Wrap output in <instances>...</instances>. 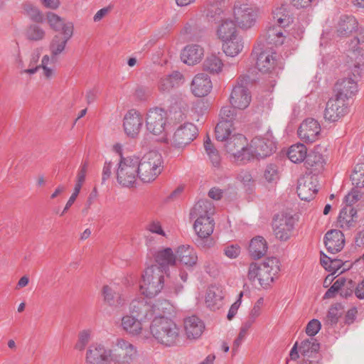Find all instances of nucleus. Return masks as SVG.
<instances>
[{
	"mask_svg": "<svg viewBox=\"0 0 364 364\" xmlns=\"http://www.w3.org/2000/svg\"><path fill=\"white\" fill-rule=\"evenodd\" d=\"M150 307L144 304V300H134L129 306V313L121 318L120 327L128 335L140 337L143 339L149 338L146 323L150 321L151 316Z\"/></svg>",
	"mask_w": 364,
	"mask_h": 364,
	"instance_id": "obj_1",
	"label": "nucleus"
},
{
	"mask_svg": "<svg viewBox=\"0 0 364 364\" xmlns=\"http://www.w3.org/2000/svg\"><path fill=\"white\" fill-rule=\"evenodd\" d=\"M215 213V207L212 202L208 200L198 201L191 210V217L195 218L193 228L197 235L201 239H208V247L213 245V241L209 238L214 230L215 223L211 216Z\"/></svg>",
	"mask_w": 364,
	"mask_h": 364,
	"instance_id": "obj_2",
	"label": "nucleus"
},
{
	"mask_svg": "<svg viewBox=\"0 0 364 364\" xmlns=\"http://www.w3.org/2000/svg\"><path fill=\"white\" fill-rule=\"evenodd\" d=\"M149 338L152 336L159 343L165 346H175L179 341L180 328L167 316H158L151 320L148 331Z\"/></svg>",
	"mask_w": 364,
	"mask_h": 364,
	"instance_id": "obj_3",
	"label": "nucleus"
},
{
	"mask_svg": "<svg viewBox=\"0 0 364 364\" xmlns=\"http://www.w3.org/2000/svg\"><path fill=\"white\" fill-rule=\"evenodd\" d=\"M280 271L279 260L274 257L267 258L263 262H252L247 272V278L251 282L257 281L264 288H269Z\"/></svg>",
	"mask_w": 364,
	"mask_h": 364,
	"instance_id": "obj_4",
	"label": "nucleus"
},
{
	"mask_svg": "<svg viewBox=\"0 0 364 364\" xmlns=\"http://www.w3.org/2000/svg\"><path fill=\"white\" fill-rule=\"evenodd\" d=\"M138 177L143 183H151L161 173L164 168L162 156L151 151L141 159L137 156Z\"/></svg>",
	"mask_w": 364,
	"mask_h": 364,
	"instance_id": "obj_5",
	"label": "nucleus"
},
{
	"mask_svg": "<svg viewBox=\"0 0 364 364\" xmlns=\"http://www.w3.org/2000/svg\"><path fill=\"white\" fill-rule=\"evenodd\" d=\"M164 272L156 265L146 267L139 284L141 293L146 297L157 296L164 287Z\"/></svg>",
	"mask_w": 364,
	"mask_h": 364,
	"instance_id": "obj_6",
	"label": "nucleus"
},
{
	"mask_svg": "<svg viewBox=\"0 0 364 364\" xmlns=\"http://www.w3.org/2000/svg\"><path fill=\"white\" fill-rule=\"evenodd\" d=\"M272 21L277 27H269L267 31V41L268 43L276 46L284 43L285 36L282 28L289 26L291 22V18L287 9L284 6L275 8L272 11Z\"/></svg>",
	"mask_w": 364,
	"mask_h": 364,
	"instance_id": "obj_7",
	"label": "nucleus"
},
{
	"mask_svg": "<svg viewBox=\"0 0 364 364\" xmlns=\"http://www.w3.org/2000/svg\"><path fill=\"white\" fill-rule=\"evenodd\" d=\"M232 12L235 23L244 31L252 28L259 16V9L248 2H235Z\"/></svg>",
	"mask_w": 364,
	"mask_h": 364,
	"instance_id": "obj_8",
	"label": "nucleus"
},
{
	"mask_svg": "<svg viewBox=\"0 0 364 364\" xmlns=\"http://www.w3.org/2000/svg\"><path fill=\"white\" fill-rule=\"evenodd\" d=\"M137 156L122 157L116 171L117 181L123 187L133 186L138 177Z\"/></svg>",
	"mask_w": 364,
	"mask_h": 364,
	"instance_id": "obj_9",
	"label": "nucleus"
},
{
	"mask_svg": "<svg viewBox=\"0 0 364 364\" xmlns=\"http://www.w3.org/2000/svg\"><path fill=\"white\" fill-rule=\"evenodd\" d=\"M264 43H258L253 49L256 58V67L262 73H269L274 71L277 65L278 56L276 52Z\"/></svg>",
	"mask_w": 364,
	"mask_h": 364,
	"instance_id": "obj_10",
	"label": "nucleus"
},
{
	"mask_svg": "<svg viewBox=\"0 0 364 364\" xmlns=\"http://www.w3.org/2000/svg\"><path fill=\"white\" fill-rule=\"evenodd\" d=\"M226 152L233 162L243 164L250 160L247 139L240 134H233L225 141Z\"/></svg>",
	"mask_w": 364,
	"mask_h": 364,
	"instance_id": "obj_11",
	"label": "nucleus"
},
{
	"mask_svg": "<svg viewBox=\"0 0 364 364\" xmlns=\"http://www.w3.org/2000/svg\"><path fill=\"white\" fill-rule=\"evenodd\" d=\"M198 134V130L194 124L185 122L176 129L167 142L173 149L182 151L197 137Z\"/></svg>",
	"mask_w": 364,
	"mask_h": 364,
	"instance_id": "obj_12",
	"label": "nucleus"
},
{
	"mask_svg": "<svg viewBox=\"0 0 364 364\" xmlns=\"http://www.w3.org/2000/svg\"><path fill=\"white\" fill-rule=\"evenodd\" d=\"M248 82V76H241L232 87L229 97V102L234 109L243 110L250 105L252 95L247 87Z\"/></svg>",
	"mask_w": 364,
	"mask_h": 364,
	"instance_id": "obj_13",
	"label": "nucleus"
},
{
	"mask_svg": "<svg viewBox=\"0 0 364 364\" xmlns=\"http://www.w3.org/2000/svg\"><path fill=\"white\" fill-rule=\"evenodd\" d=\"M211 18L217 24L216 35L221 41L240 34L235 21L230 18H227L225 12L221 9L217 8Z\"/></svg>",
	"mask_w": 364,
	"mask_h": 364,
	"instance_id": "obj_14",
	"label": "nucleus"
},
{
	"mask_svg": "<svg viewBox=\"0 0 364 364\" xmlns=\"http://www.w3.org/2000/svg\"><path fill=\"white\" fill-rule=\"evenodd\" d=\"M166 114L159 108L150 109L146 114V127L154 135H161L166 131Z\"/></svg>",
	"mask_w": 364,
	"mask_h": 364,
	"instance_id": "obj_15",
	"label": "nucleus"
},
{
	"mask_svg": "<svg viewBox=\"0 0 364 364\" xmlns=\"http://www.w3.org/2000/svg\"><path fill=\"white\" fill-rule=\"evenodd\" d=\"M115 346L117 353L112 359L117 364H129L137 355L136 348L124 338L117 339Z\"/></svg>",
	"mask_w": 364,
	"mask_h": 364,
	"instance_id": "obj_16",
	"label": "nucleus"
},
{
	"mask_svg": "<svg viewBox=\"0 0 364 364\" xmlns=\"http://www.w3.org/2000/svg\"><path fill=\"white\" fill-rule=\"evenodd\" d=\"M112 350L107 349L100 343H93L89 346L85 354L86 364H108L111 360Z\"/></svg>",
	"mask_w": 364,
	"mask_h": 364,
	"instance_id": "obj_17",
	"label": "nucleus"
},
{
	"mask_svg": "<svg viewBox=\"0 0 364 364\" xmlns=\"http://www.w3.org/2000/svg\"><path fill=\"white\" fill-rule=\"evenodd\" d=\"M348 112V107L346 102L334 97L330 98L326 103L324 118L328 122H334L344 117Z\"/></svg>",
	"mask_w": 364,
	"mask_h": 364,
	"instance_id": "obj_18",
	"label": "nucleus"
},
{
	"mask_svg": "<svg viewBox=\"0 0 364 364\" xmlns=\"http://www.w3.org/2000/svg\"><path fill=\"white\" fill-rule=\"evenodd\" d=\"M274 232L281 240H287L294 226V219L287 214L277 215L272 223Z\"/></svg>",
	"mask_w": 364,
	"mask_h": 364,
	"instance_id": "obj_19",
	"label": "nucleus"
},
{
	"mask_svg": "<svg viewBox=\"0 0 364 364\" xmlns=\"http://www.w3.org/2000/svg\"><path fill=\"white\" fill-rule=\"evenodd\" d=\"M318 179L314 174H308L301 178L298 182L297 193L302 200H311L316 194Z\"/></svg>",
	"mask_w": 364,
	"mask_h": 364,
	"instance_id": "obj_20",
	"label": "nucleus"
},
{
	"mask_svg": "<svg viewBox=\"0 0 364 364\" xmlns=\"http://www.w3.org/2000/svg\"><path fill=\"white\" fill-rule=\"evenodd\" d=\"M297 133L301 141L306 143H314L319 137L321 126L314 119L309 118L302 122Z\"/></svg>",
	"mask_w": 364,
	"mask_h": 364,
	"instance_id": "obj_21",
	"label": "nucleus"
},
{
	"mask_svg": "<svg viewBox=\"0 0 364 364\" xmlns=\"http://www.w3.org/2000/svg\"><path fill=\"white\" fill-rule=\"evenodd\" d=\"M274 142L267 138L255 137L248 146L250 159L252 157L264 158L271 155L274 151Z\"/></svg>",
	"mask_w": 364,
	"mask_h": 364,
	"instance_id": "obj_22",
	"label": "nucleus"
},
{
	"mask_svg": "<svg viewBox=\"0 0 364 364\" xmlns=\"http://www.w3.org/2000/svg\"><path fill=\"white\" fill-rule=\"evenodd\" d=\"M143 117L141 114L135 110H129L123 119V127L125 134L130 138H136L141 129Z\"/></svg>",
	"mask_w": 364,
	"mask_h": 364,
	"instance_id": "obj_23",
	"label": "nucleus"
},
{
	"mask_svg": "<svg viewBox=\"0 0 364 364\" xmlns=\"http://www.w3.org/2000/svg\"><path fill=\"white\" fill-rule=\"evenodd\" d=\"M334 92L335 97L346 102L358 92V82L351 77L342 78L336 83Z\"/></svg>",
	"mask_w": 364,
	"mask_h": 364,
	"instance_id": "obj_24",
	"label": "nucleus"
},
{
	"mask_svg": "<svg viewBox=\"0 0 364 364\" xmlns=\"http://www.w3.org/2000/svg\"><path fill=\"white\" fill-rule=\"evenodd\" d=\"M185 82L183 75L179 71H173L170 74L164 75L158 80L157 87L160 92L167 94L173 89L181 86Z\"/></svg>",
	"mask_w": 364,
	"mask_h": 364,
	"instance_id": "obj_25",
	"label": "nucleus"
},
{
	"mask_svg": "<svg viewBox=\"0 0 364 364\" xmlns=\"http://www.w3.org/2000/svg\"><path fill=\"white\" fill-rule=\"evenodd\" d=\"M324 151L325 149L321 146L317 145L314 146L309 153H307V156L304 161L306 168L312 172L321 171L326 162L323 155Z\"/></svg>",
	"mask_w": 364,
	"mask_h": 364,
	"instance_id": "obj_26",
	"label": "nucleus"
},
{
	"mask_svg": "<svg viewBox=\"0 0 364 364\" xmlns=\"http://www.w3.org/2000/svg\"><path fill=\"white\" fill-rule=\"evenodd\" d=\"M66 28L65 34H63V36L59 34L55 35L49 44L50 53L49 56L52 58L53 61L58 60L59 55L64 52L67 43L73 35L71 33L70 27H67Z\"/></svg>",
	"mask_w": 364,
	"mask_h": 364,
	"instance_id": "obj_27",
	"label": "nucleus"
},
{
	"mask_svg": "<svg viewBox=\"0 0 364 364\" xmlns=\"http://www.w3.org/2000/svg\"><path fill=\"white\" fill-rule=\"evenodd\" d=\"M212 88L213 85L210 77L204 73L195 75L191 84V92L198 97L207 96Z\"/></svg>",
	"mask_w": 364,
	"mask_h": 364,
	"instance_id": "obj_28",
	"label": "nucleus"
},
{
	"mask_svg": "<svg viewBox=\"0 0 364 364\" xmlns=\"http://www.w3.org/2000/svg\"><path fill=\"white\" fill-rule=\"evenodd\" d=\"M155 264L164 273L168 270L169 267L175 266L177 262L176 254L170 247L162 248L156 250L153 255Z\"/></svg>",
	"mask_w": 364,
	"mask_h": 364,
	"instance_id": "obj_29",
	"label": "nucleus"
},
{
	"mask_svg": "<svg viewBox=\"0 0 364 364\" xmlns=\"http://www.w3.org/2000/svg\"><path fill=\"white\" fill-rule=\"evenodd\" d=\"M225 294L221 287L216 285L210 286L205 293V304L211 311L220 309L223 305Z\"/></svg>",
	"mask_w": 364,
	"mask_h": 364,
	"instance_id": "obj_30",
	"label": "nucleus"
},
{
	"mask_svg": "<svg viewBox=\"0 0 364 364\" xmlns=\"http://www.w3.org/2000/svg\"><path fill=\"white\" fill-rule=\"evenodd\" d=\"M104 301L109 306L120 308L125 305L127 299L116 285L104 286L102 290Z\"/></svg>",
	"mask_w": 364,
	"mask_h": 364,
	"instance_id": "obj_31",
	"label": "nucleus"
},
{
	"mask_svg": "<svg viewBox=\"0 0 364 364\" xmlns=\"http://www.w3.org/2000/svg\"><path fill=\"white\" fill-rule=\"evenodd\" d=\"M203 55V47L197 44H191L182 50L181 58L183 63L188 65H195L201 61Z\"/></svg>",
	"mask_w": 364,
	"mask_h": 364,
	"instance_id": "obj_32",
	"label": "nucleus"
},
{
	"mask_svg": "<svg viewBox=\"0 0 364 364\" xmlns=\"http://www.w3.org/2000/svg\"><path fill=\"white\" fill-rule=\"evenodd\" d=\"M324 244L329 252L336 254L344 247V235L338 230H328L325 235Z\"/></svg>",
	"mask_w": 364,
	"mask_h": 364,
	"instance_id": "obj_33",
	"label": "nucleus"
},
{
	"mask_svg": "<svg viewBox=\"0 0 364 364\" xmlns=\"http://www.w3.org/2000/svg\"><path fill=\"white\" fill-rule=\"evenodd\" d=\"M358 23L352 15H341L336 25V33L338 37H347L358 29Z\"/></svg>",
	"mask_w": 364,
	"mask_h": 364,
	"instance_id": "obj_34",
	"label": "nucleus"
},
{
	"mask_svg": "<svg viewBox=\"0 0 364 364\" xmlns=\"http://www.w3.org/2000/svg\"><path fill=\"white\" fill-rule=\"evenodd\" d=\"M204 328V323L196 316H188L184 319L185 333L189 339L200 337Z\"/></svg>",
	"mask_w": 364,
	"mask_h": 364,
	"instance_id": "obj_35",
	"label": "nucleus"
},
{
	"mask_svg": "<svg viewBox=\"0 0 364 364\" xmlns=\"http://www.w3.org/2000/svg\"><path fill=\"white\" fill-rule=\"evenodd\" d=\"M176 256L177 260L187 267H193L197 264L198 255L194 248L190 245H182L178 247Z\"/></svg>",
	"mask_w": 364,
	"mask_h": 364,
	"instance_id": "obj_36",
	"label": "nucleus"
},
{
	"mask_svg": "<svg viewBox=\"0 0 364 364\" xmlns=\"http://www.w3.org/2000/svg\"><path fill=\"white\" fill-rule=\"evenodd\" d=\"M144 304L150 307L151 314L150 321L158 316H166V314H171L174 311L173 306L166 299H158L154 302H146Z\"/></svg>",
	"mask_w": 364,
	"mask_h": 364,
	"instance_id": "obj_37",
	"label": "nucleus"
},
{
	"mask_svg": "<svg viewBox=\"0 0 364 364\" xmlns=\"http://www.w3.org/2000/svg\"><path fill=\"white\" fill-rule=\"evenodd\" d=\"M357 218V210L349 205L341 210L338 218V225L343 230H348L356 225Z\"/></svg>",
	"mask_w": 364,
	"mask_h": 364,
	"instance_id": "obj_38",
	"label": "nucleus"
},
{
	"mask_svg": "<svg viewBox=\"0 0 364 364\" xmlns=\"http://www.w3.org/2000/svg\"><path fill=\"white\" fill-rule=\"evenodd\" d=\"M243 48L244 42L240 34L222 41V50L229 57L238 55L243 50Z\"/></svg>",
	"mask_w": 364,
	"mask_h": 364,
	"instance_id": "obj_39",
	"label": "nucleus"
},
{
	"mask_svg": "<svg viewBox=\"0 0 364 364\" xmlns=\"http://www.w3.org/2000/svg\"><path fill=\"white\" fill-rule=\"evenodd\" d=\"M268 245L266 240L262 236L253 237L249 244V253L254 259H260L267 252Z\"/></svg>",
	"mask_w": 364,
	"mask_h": 364,
	"instance_id": "obj_40",
	"label": "nucleus"
},
{
	"mask_svg": "<svg viewBox=\"0 0 364 364\" xmlns=\"http://www.w3.org/2000/svg\"><path fill=\"white\" fill-rule=\"evenodd\" d=\"M223 66L222 59L214 53L208 55L203 63V70L213 75L221 73Z\"/></svg>",
	"mask_w": 364,
	"mask_h": 364,
	"instance_id": "obj_41",
	"label": "nucleus"
},
{
	"mask_svg": "<svg viewBox=\"0 0 364 364\" xmlns=\"http://www.w3.org/2000/svg\"><path fill=\"white\" fill-rule=\"evenodd\" d=\"M46 18L49 26L53 30L58 31H60L63 34H65V29H67L66 28L70 27L71 33H73L74 26L72 22H65L63 18L53 12H48L46 14Z\"/></svg>",
	"mask_w": 364,
	"mask_h": 364,
	"instance_id": "obj_42",
	"label": "nucleus"
},
{
	"mask_svg": "<svg viewBox=\"0 0 364 364\" xmlns=\"http://www.w3.org/2000/svg\"><path fill=\"white\" fill-rule=\"evenodd\" d=\"M287 156L294 164L305 161L307 156V148L301 143L293 144L289 148Z\"/></svg>",
	"mask_w": 364,
	"mask_h": 364,
	"instance_id": "obj_43",
	"label": "nucleus"
},
{
	"mask_svg": "<svg viewBox=\"0 0 364 364\" xmlns=\"http://www.w3.org/2000/svg\"><path fill=\"white\" fill-rule=\"evenodd\" d=\"M233 130L232 122L229 120H221L215 127V137L217 140L227 141Z\"/></svg>",
	"mask_w": 364,
	"mask_h": 364,
	"instance_id": "obj_44",
	"label": "nucleus"
},
{
	"mask_svg": "<svg viewBox=\"0 0 364 364\" xmlns=\"http://www.w3.org/2000/svg\"><path fill=\"white\" fill-rule=\"evenodd\" d=\"M58 61H53L49 55H45L41 59L40 64L41 69H42V77L47 81H50L56 76V69L55 67H50L49 65L55 64Z\"/></svg>",
	"mask_w": 364,
	"mask_h": 364,
	"instance_id": "obj_45",
	"label": "nucleus"
},
{
	"mask_svg": "<svg viewBox=\"0 0 364 364\" xmlns=\"http://www.w3.org/2000/svg\"><path fill=\"white\" fill-rule=\"evenodd\" d=\"M299 350L304 356H311L314 353L318 351L320 345L314 338L304 339L299 344Z\"/></svg>",
	"mask_w": 364,
	"mask_h": 364,
	"instance_id": "obj_46",
	"label": "nucleus"
},
{
	"mask_svg": "<svg viewBox=\"0 0 364 364\" xmlns=\"http://www.w3.org/2000/svg\"><path fill=\"white\" fill-rule=\"evenodd\" d=\"M204 148L213 166L218 167L220 164V156L218 150L211 144L208 136L204 141Z\"/></svg>",
	"mask_w": 364,
	"mask_h": 364,
	"instance_id": "obj_47",
	"label": "nucleus"
},
{
	"mask_svg": "<svg viewBox=\"0 0 364 364\" xmlns=\"http://www.w3.org/2000/svg\"><path fill=\"white\" fill-rule=\"evenodd\" d=\"M343 314L341 305L335 304L331 306L325 318V323L327 325H335L338 321L339 318Z\"/></svg>",
	"mask_w": 364,
	"mask_h": 364,
	"instance_id": "obj_48",
	"label": "nucleus"
},
{
	"mask_svg": "<svg viewBox=\"0 0 364 364\" xmlns=\"http://www.w3.org/2000/svg\"><path fill=\"white\" fill-rule=\"evenodd\" d=\"M92 331L90 329H84L79 332L77 341L75 345V349L82 351L91 339Z\"/></svg>",
	"mask_w": 364,
	"mask_h": 364,
	"instance_id": "obj_49",
	"label": "nucleus"
},
{
	"mask_svg": "<svg viewBox=\"0 0 364 364\" xmlns=\"http://www.w3.org/2000/svg\"><path fill=\"white\" fill-rule=\"evenodd\" d=\"M353 184L358 188L364 187V164L355 166L350 176Z\"/></svg>",
	"mask_w": 364,
	"mask_h": 364,
	"instance_id": "obj_50",
	"label": "nucleus"
},
{
	"mask_svg": "<svg viewBox=\"0 0 364 364\" xmlns=\"http://www.w3.org/2000/svg\"><path fill=\"white\" fill-rule=\"evenodd\" d=\"M28 39L32 41H40L44 38L45 31L38 26H31L26 32Z\"/></svg>",
	"mask_w": 364,
	"mask_h": 364,
	"instance_id": "obj_51",
	"label": "nucleus"
},
{
	"mask_svg": "<svg viewBox=\"0 0 364 364\" xmlns=\"http://www.w3.org/2000/svg\"><path fill=\"white\" fill-rule=\"evenodd\" d=\"M346 279L344 278H339L334 282L332 286L326 291L324 294V299H331L334 297L336 292L341 289V288L346 284Z\"/></svg>",
	"mask_w": 364,
	"mask_h": 364,
	"instance_id": "obj_52",
	"label": "nucleus"
},
{
	"mask_svg": "<svg viewBox=\"0 0 364 364\" xmlns=\"http://www.w3.org/2000/svg\"><path fill=\"white\" fill-rule=\"evenodd\" d=\"M264 176L269 183H275L279 179V172L277 166L268 165L264 173Z\"/></svg>",
	"mask_w": 364,
	"mask_h": 364,
	"instance_id": "obj_53",
	"label": "nucleus"
},
{
	"mask_svg": "<svg viewBox=\"0 0 364 364\" xmlns=\"http://www.w3.org/2000/svg\"><path fill=\"white\" fill-rule=\"evenodd\" d=\"M321 327V325L318 320L312 319L308 323L306 327V333L311 338H314V336L318 333Z\"/></svg>",
	"mask_w": 364,
	"mask_h": 364,
	"instance_id": "obj_54",
	"label": "nucleus"
},
{
	"mask_svg": "<svg viewBox=\"0 0 364 364\" xmlns=\"http://www.w3.org/2000/svg\"><path fill=\"white\" fill-rule=\"evenodd\" d=\"M146 229L152 233L162 235L164 237L166 236L165 232L162 229L161 223L157 220H153L149 222L146 225Z\"/></svg>",
	"mask_w": 364,
	"mask_h": 364,
	"instance_id": "obj_55",
	"label": "nucleus"
},
{
	"mask_svg": "<svg viewBox=\"0 0 364 364\" xmlns=\"http://www.w3.org/2000/svg\"><path fill=\"white\" fill-rule=\"evenodd\" d=\"M224 254L230 259H235L240 254V247L238 245H227L223 250Z\"/></svg>",
	"mask_w": 364,
	"mask_h": 364,
	"instance_id": "obj_56",
	"label": "nucleus"
},
{
	"mask_svg": "<svg viewBox=\"0 0 364 364\" xmlns=\"http://www.w3.org/2000/svg\"><path fill=\"white\" fill-rule=\"evenodd\" d=\"M24 10L26 14L34 21H41L42 20V16L36 7L31 4H25Z\"/></svg>",
	"mask_w": 364,
	"mask_h": 364,
	"instance_id": "obj_57",
	"label": "nucleus"
},
{
	"mask_svg": "<svg viewBox=\"0 0 364 364\" xmlns=\"http://www.w3.org/2000/svg\"><path fill=\"white\" fill-rule=\"evenodd\" d=\"M242 296H243V292H240L238 295L237 300L234 304H232V306H230V308L228 311V315H227V318L229 321L232 320L235 317V316L237 314L238 309L240 308V306L241 305V299H242Z\"/></svg>",
	"mask_w": 364,
	"mask_h": 364,
	"instance_id": "obj_58",
	"label": "nucleus"
},
{
	"mask_svg": "<svg viewBox=\"0 0 364 364\" xmlns=\"http://www.w3.org/2000/svg\"><path fill=\"white\" fill-rule=\"evenodd\" d=\"M263 305H264V299L262 297H260L255 303L249 315L253 318H257L261 315Z\"/></svg>",
	"mask_w": 364,
	"mask_h": 364,
	"instance_id": "obj_59",
	"label": "nucleus"
},
{
	"mask_svg": "<svg viewBox=\"0 0 364 364\" xmlns=\"http://www.w3.org/2000/svg\"><path fill=\"white\" fill-rule=\"evenodd\" d=\"M97 196H98L97 190L96 188H94L87 197L85 208L82 210L83 213H88V210L90 209L92 205L95 203V201L97 198Z\"/></svg>",
	"mask_w": 364,
	"mask_h": 364,
	"instance_id": "obj_60",
	"label": "nucleus"
},
{
	"mask_svg": "<svg viewBox=\"0 0 364 364\" xmlns=\"http://www.w3.org/2000/svg\"><path fill=\"white\" fill-rule=\"evenodd\" d=\"M113 164L111 161H105L102 168V183L109 179L112 175Z\"/></svg>",
	"mask_w": 364,
	"mask_h": 364,
	"instance_id": "obj_61",
	"label": "nucleus"
},
{
	"mask_svg": "<svg viewBox=\"0 0 364 364\" xmlns=\"http://www.w3.org/2000/svg\"><path fill=\"white\" fill-rule=\"evenodd\" d=\"M343 264L344 262L341 259L331 257L328 271L336 273L342 268Z\"/></svg>",
	"mask_w": 364,
	"mask_h": 364,
	"instance_id": "obj_62",
	"label": "nucleus"
},
{
	"mask_svg": "<svg viewBox=\"0 0 364 364\" xmlns=\"http://www.w3.org/2000/svg\"><path fill=\"white\" fill-rule=\"evenodd\" d=\"M87 171V164H82L78 170V172L77 174L76 183L82 184V185L84 183L85 181Z\"/></svg>",
	"mask_w": 364,
	"mask_h": 364,
	"instance_id": "obj_63",
	"label": "nucleus"
},
{
	"mask_svg": "<svg viewBox=\"0 0 364 364\" xmlns=\"http://www.w3.org/2000/svg\"><path fill=\"white\" fill-rule=\"evenodd\" d=\"M237 179L244 185H249L252 181V176L249 171H242L237 175Z\"/></svg>",
	"mask_w": 364,
	"mask_h": 364,
	"instance_id": "obj_64",
	"label": "nucleus"
}]
</instances>
